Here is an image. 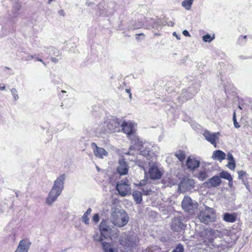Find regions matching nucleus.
Wrapping results in <instances>:
<instances>
[{
    "instance_id": "obj_41",
    "label": "nucleus",
    "mask_w": 252,
    "mask_h": 252,
    "mask_svg": "<svg viewBox=\"0 0 252 252\" xmlns=\"http://www.w3.org/2000/svg\"><path fill=\"white\" fill-rule=\"evenodd\" d=\"M52 61L54 62H56L58 61V60L56 58H53L51 59Z\"/></svg>"
},
{
    "instance_id": "obj_48",
    "label": "nucleus",
    "mask_w": 252,
    "mask_h": 252,
    "mask_svg": "<svg viewBox=\"0 0 252 252\" xmlns=\"http://www.w3.org/2000/svg\"><path fill=\"white\" fill-rule=\"evenodd\" d=\"M53 0H49V2H51L52 1H53Z\"/></svg>"
},
{
    "instance_id": "obj_28",
    "label": "nucleus",
    "mask_w": 252,
    "mask_h": 252,
    "mask_svg": "<svg viewBox=\"0 0 252 252\" xmlns=\"http://www.w3.org/2000/svg\"><path fill=\"white\" fill-rule=\"evenodd\" d=\"M215 38V35H214L212 37L210 34H207L203 36V40L205 42H210Z\"/></svg>"
},
{
    "instance_id": "obj_18",
    "label": "nucleus",
    "mask_w": 252,
    "mask_h": 252,
    "mask_svg": "<svg viewBox=\"0 0 252 252\" xmlns=\"http://www.w3.org/2000/svg\"><path fill=\"white\" fill-rule=\"evenodd\" d=\"M212 157L214 159L218 160L221 162L225 158L226 155L222 151L216 150L213 152Z\"/></svg>"
},
{
    "instance_id": "obj_24",
    "label": "nucleus",
    "mask_w": 252,
    "mask_h": 252,
    "mask_svg": "<svg viewBox=\"0 0 252 252\" xmlns=\"http://www.w3.org/2000/svg\"><path fill=\"white\" fill-rule=\"evenodd\" d=\"M175 156L181 162L185 160L186 157L185 152L183 150L177 151L175 154Z\"/></svg>"
},
{
    "instance_id": "obj_32",
    "label": "nucleus",
    "mask_w": 252,
    "mask_h": 252,
    "mask_svg": "<svg viewBox=\"0 0 252 252\" xmlns=\"http://www.w3.org/2000/svg\"><path fill=\"white\" fill-rule=\"evenodd\" d=\"M233 121L234 126L235 127H236V115L235 111H234L233 112Z\"/></svg>"
},
{
    "instance_id": "obj_7",
    "label": "nucleus",
    "mask_w": 252,
    "mask_h": 252,
    "mask_svg": "<svg viewBox=\"0 0 252 252\" xmlns=\"http://www.w3.org/2000/svg\"><path fill=\"white\" fill-rule=\"evenodd\" d=\"M108 223V221L106 220H103L101 221L99 225V229L101 235L100 238L103 237L104 239L109 238L110 240H112V229Z\"/></svg>"
},
{
    "instance_id": "obj_33",
    "label": "nucleus",
    "mask_w": 252,
    "mask_h": 252,
    "mask_svg": "<svg viewBox=\"0 0 252 252\" xmlns=\"http://www.w3.org/2000/svg\"><path fill=\"white\" fill-rule=\"evenodd\" d=\"M187 182L189 184L190 188H193L194 187V182H193V180L188 179L187 180Z\"/></svg>"
},
{
    "instance_id": "obj_12",
    "label": "nucleus",
    "mask_w": 252,
    "mask_h": 252,
    "mask_svg": "<svg viewBox=\"0 0 252 252\" xmlns=\"http://www.w3.org/2000/svg\"><path fill=\"white\" fill-rule=\"evenodd\" d=\"M129 167L125 161V159L123 158L119 161V165L117 168V170L120 175H124L127 174Z\"/></svg>"
},
{
    "instance_id": "obj_31",
    "label": "nucleus",
    "mask_w": 252,
    "mask_h": 252,
    "mask_svg": "<svg viewBox=\"0 0 252 252\" xmlns=\"http://www.w3.org/2000/svg\"><path fill=\"white\" fill-rule=\"evenodd\" d=\"M227 167L230 169H234L235 168V162L229 161L227 164Z\"/></svg>"
},
{
    "instance_id": "obj_4",
    "label": "nucleus",
    "mask_w": 252,
    "mask_h": 252,
    "mask_svg": "<svg viewBox=\"0 0 252 252\" xmlns=\"http://www.w3.org/2000/svg\"><path fill=\"white\" fill-rule=\"evenodd\" d=\"M182 206L184 211L190 215H193L197 211L198 205L196 202H193L190 197L185 196L182 202Z\"/></svg>"
},
{
    "instance_id": "obj_42",
    "label": "nucleus",
    "mask_w": 252,
    "mask_h": 252,
    "mask_svg": "<svg viewBox=\"0 0 252 252\" xmlns=\"http://www.w3.org/2000/svg\"><path fill=\"white\" fill-rule=\"evenodd\" d=\"M143 182H144L143 183H142V182H140L139 185L140 186H142V185H144V183L145 182L144 181H143Z\"/></svg>"
},
{
    "instance_id": "obj_37",
    "label": "nucleus",
    "mask_w": 252,
    "mask_h": 252,
    "mask_svg": "<svg viewBox=\"0 0 252 252\" xmlns=\"http://www.w3.org/2000/svg\"><path fill=\"white\" fill-rule=\"evenodd\" d=\"M126 91L129 94L130 98L131 99V93L130 92V90L129 89H126Z\"/></svg>"
},
{
    "instance_id": "obj_35",
    "label": "nucleus",
    "mask_w": 252,
    "mask_h": 252,
    "mask_svg": "<svg viewBox=\"0 0 252 252\" xmlns=\"http://www.w3.org/2000/svg\"><path fill=\"white\" fill-rule=\"evenodd\" d=\"M183 34L184 35L186 36H190V34L189 33V32L187 30H184L183 32Z\"/></svg>"
},
{
    "instance_id": "obj_26",
    "label": "nucleus",
    "mask_w": 252,
    "mask_h": 252,
    "mask_svg": "<svg viewBox=\"0 0 252 252\" xmlns=\"http://www.w3.org/2000/svg\"><path fill=\"white\" fill-rule=\"evenodd\" d=\"M192 2L193 0H184L182 3V5L186 9L189 10L192 4Z\"/></svg>"
},
{
    "instance_id": "obj_9",
    "label": "nucleus",
    "mask_w": 252,
    "mask_h": 252,
    "mask_svg": "<svg viewBox=\"0 0 252 252\" xmlns=\"http://www.w3.org/2000/svg\"><path fill=\"white\" fill-rule=\"evenodd\" d=\"M203 135L208 142L213 145L215 147H217V141L219 140V132L211 133L206 130Z\"/></svg>"
},
{
    "instance_id": "obj_27",
    "label": "nucleus",
    "mask_w": 252,
    "mask_h": 252,
    "mask_svg": "<svg viewBox=\"0 0 252 252\" xmlns=\"http://www.w3.org/2000/svg\"><path fill=\"white\" fill-rule=\"evenodd\" d=\"M207 177V172L205 171H200L197 175L198 179L201 181H204Z\"/></svg>"
},
{
    "instance_id": "obj_19",
    "label": "nucleus",
    "mask_w": 252,
    "mask_h": 252,
    "mask_svg": "<svg viewBox=\"0 0 252 252\" xmlns=\"http://www.w3.org/2000/svg\"><path fill=\"white\" fill-rule=\"evenodd\" d=\"M103 240V239L102 238H100L99 239V241L101 243L104 252H118L117 250H115V249L112 248L110 243L102 242Z\"/></svg>"
},
{
    "instance_id": "obj_23",
    "label": "nucleus",
    "mask_w": 252,
    "mask_h": 252,
    "mask_svg": "<svg viewBox=\"0 0 252 252\" xmlns=\"http://www.w3.org/2000/svg\"><path fill=\"white\" fill-rule=\"evenodd\" d=\"M132 196L136 203L140 204L141 203L142 201V196L141 192L134 190L132 193Z\"/></svg>"
},
{
    "instance_id": "obj_2",
    "label": "nucleus",
    "mask_w": 252,
    "mask_h": 252,
    "mask_svg": "<svg viewBox=\"0 0 252 252\" xmlns=\"http://www.w3.org/2000/svg\"><path fill=\"white\" fill-rule=\"evenodd\" d=\"M121 122L122 120L118 118H114L109 121H105L101 128L102 133L107 134L119 132Z\"/></svg>"
},
{
    "instance_id": "obj_10",
    "label": "nucleus",
    "mask_w": 252,
    "mask_h": 252,
    "mask_svg": "<svg viewBox=\"0 0 252 252\" xmlns=\"http://www.w3.org/2000/svg\"><path fill=\"white\" fill-rule=\"evenodd\" d=\"M148 174L150 179L157 180L161 178L162 173L159 170L157 166L153 164L150 166Z\"/></svg>"
},
{
    "instance_id": "obj_43",
    "label": "nucleus",
    "mask_w": 252,
    "mask_h": 252,
    "mask_svg": "<svg viewBox=\"0 0 252 252\" xmlns=\"http://www.w3.org/2000/svg\"><path fill=\"white\" fill-rule=\"evenodd\" d=\"M17 7H18V8H17L18 10H19L21 7V5L17 4Z\"/></svg>"
},
{
    "instance_id": "obj_49",
    "label": "nucleus",
    "mask_w": 252,
    "mask_h": 252,
    "mask_svg": "<svg viewBox=\"0 0 252 252\" xmlns=\"http://www.w3.org/2000/svg\"><path fill=\"white\" fill-rule=\"evenodd\" d=\"M60 12H63V10H61V11H60Z\"/></svg>"
},
{
    "instance_id": "obj_29",
    "label": "nucleus",
    "mask_w": 252,
    "mask_h": 252,
    "mask_svg": "<svg viewBox=\"0 0 252 252\" xmlns=\"http://www.w3.org/2000/svg\"><path fill=\"white\" fill-rule=\"evenodd\" d=\"M184 248L182 244H179L177 245L176 248L172 251V252H183Z\"/></svg>"
},
{
    "instance_id": "obj_3",
    "label": "nucleus",
    "mask_w": 252,
    "mask_h": 252,
    "mask_svg": "<svg viewBox=\"0 0 252 252\" xmlns=\"http://www.w3.org/2000/svg\"><path fill=\"white\" fill-rule=\"evenodd\" d=\"M198 217L201 222L209 224L214 220L215 211L213 208L205 206L204 209L200 211Z\"/></svg>"
},
{
    "instance_id": "obj_5",
    "label": "nucleus",
    "mask_w": 252,
    "mask_h": 252,
    "mask_svg": "<svg viewBox=\"0 0 252 252\" xmlns=\"http://www.w3.org/2000/svg\"><path fill=\"white\" fill-rule=\"evenodd\" d=\"M128 217L126 214L121 212H114L111 218V221L113 224L118 227H123L126 224Z\"/></svg>"
},
{
    "instance_id": "obj_20",
    "label": "nucleus",
    "mask_w": 252,
    "mask_h": 252,
    "mask_svg": "<svg viewBox=\"0 0 252 252\" xmlns=\"http://www.w3.org/2000/svg\"><path fill=\"white\" fill-rule=\"evenodd\" d=\"M120 244L124 247H129L132 245V242L126 235L122 236L119 239Z\"/></svg>"
},
{
    "instance_id": "obj_22",
    "label": "nucleus",
    "mask_w": 252,
    "mask_h": 252,
    "mask_svg": "<svg viewBox=\"0 0 252 252\" xmlns=\"http://www.w3.org/2000/svg\"><path fill=\"white\" fill-rule=\"evenodd\" d=\"M223 219L226 222H233L236 220V216L234 214L225 213L223 215Z\"/></svg>"
},
{
    "instance_id": "obj_34",
    "label": "nucleus",
    "mask_w": 252,
    "mask_h": 252,
    "mask_svg": "<svg viewBox=\"0 0 252 252\" xmlns=\"http://www.w3.org/2000/svg\"><path fill=\"white\" fill-rule=\"evenodd\" d=\"M227 159L229 160V161H234L233 157L231 154H227Z\"/></svg>"
},
{
    "instance_id": "obj_47",
    "label": "nucleus",
    "mask_w": 252,
    "mask_h": 252,
    "mask_svg": "<svg viewBox=\"0 0 252 252\" xmlns=\"http://www.w3.org/2000/svg\"><path fill=\"white\" fill-rule=\"evenodd\" d=\"M246 38V36H244L243 37V38H244V39H245Z\"/></svg>"
},
{
    "instance_id": "obj_45",
    "label": "nucleus",
    "mask_w": 252,
    "mask_h": 252,
    "mask_svg": "<svg viewBox=\"0 0 252 252\" xmlns=\"http://www.w3.org/2000/svg\"><path fill=\"white\" fill-rule=\"evenodd\" d=\"M239 108L240 109H242V107L241 106H239Z\"/></svg>"
},
{
    "instance_id": "obj_8",
    "label": "nucleus",
    "mask_w": 252,
    "mask_h": 252,
    "mask_svg": "<svg viewBox=\"0 0 252 252\" xmlns=\"http://www.w3.org/2000/svg\"><path fill=\"white\" fill-rule=\"evenodd\" d=\"M122 127V131L127 135L128 138H129L131 135H133L136 133L134 125L130 121H122L120 127Z\"/></svg>"
},
{
    "instance_id": "obj_17",
    "label": "nucleus",
    "mask_w": 252,
    "mask_h": 252,
    "mask_svg": "<svg viewBox=\"0 0 252 252\" xmlns=\"http://www.w3.org/2000/svg\"><path fill=\"white\" fill-rule=\"evenodd\" d=\"M238 174V179L241 180L242 183L245 186L247 189L250 190V186L248 181V175L246 172L241 170L237 172Z\"/></svg>"
},
{
    "instance_id": "obj_11",
    "label": "nucleus",
    "mask_w": 252,
    "mask_h": 252,
    "mask_svg": "<svg viewBox=\"0 0 252 252\" xmlns=\"http://www.w3.org/2000/svg\"><path fill=\"white\" fill-rule=\"evenodd\" d=\"M91 146L93 148L94 156L99 158H103L104 156H107L108 152L103 148L97 146L96 143L93 142Z\"/></svg>"
},
{
    "instance_id": "obj_30",
    "label": "nucleus",
    "mask_w": 252,
    "mask_h": 252,
    "mask_svg": "<svg viewBox=\"0 0 252 252\" xmlns=\"http://www.w3.org/2000/svg\"><path fill=\"white\" fill-rule=\"evenodd\" d=\"M93 220L95 223H97L99 220V216L98 214H95L93 217Z\"/></svg>"
},
{
    "instance_id": "obj_38",
    "label": "nucleus",
    "mask_w": 252,
    "mask_h": 252,
    "mask_svg": "<svg viewBox=\"0 0 252 252\" xmlns=\"http://www.w3.org/2000/svg\"><path fill=\"white\" fill-rule=\"evenodd\" d=\"M143 191V192H144V194H145V195H149L150 194V192H151V190H146V191H144L143 189H142Z\"/></svg>"
},
{
    "instance_id": "obj_16",
    "label": "nucleus",
    "mask_w": 252,
    "mask_h": 252,
    "mask_svg": "<svg viewBox=\"0 0 252 252\" xmlns=\"http://www.w3.org/2000/svg\"><path fill=\"white\" fill-rule=\"evenodd\" d=\"M184 224L178 218H174L171 222V229L176 232L180 231L184 227Z\"/></svg>"
},
{
    "instance_id": "obj_6",
    "label": "nucleus",
    "mask_w": 252,
    "mask_h": 252,
    "mask_svg": "<svg viewBox=\"0 0 252 252\" xmlns=\"http://www.w3.org/2000/svg\"><path fill=\"white\" fill-rule=\"evenodd\" d=\"M116 189L122 196H125L129 194L131 190L129 179L126 178L124 180L118 182L116 186Z\"/></svg>"
},
{
    "instance_id": "obj_13",
    "label": "nucleus",
    "mask_w": 252,
    "mask_h": 252,
    "mask_svg": "<svg viewBox=\"0 0 252 252\" xmlns=\"http://www.w3.org/2000/svg\"><path fill=\"white\" fill-rule=\"evenodd\" d=\"M186 164L189 170H193L199 167L200 162L196 158L189 156L187 158Z\"/></svg>"
},
{
    "instance_id": "obj_14",
    "label": "nucleus",
    "mask_w": 252,
    "mask_h": 252,
    "mask_svg": "<svg viewBox=\"0 0 252 252\" xmlns=\"http://www.w3.org/2000/svg\"><path fill=\"white\" fill-rule=\"evenodd\" d=\"M31 245V243L29 239H23L20 241L16 251H18L19 252H28Z\"/></svg>"
},
{
    "instance_id": "obj_39",
    "label": "nucleus",
    "mask_w": 252,
    "mask_h": 252,
    "mask_svg": "<svg viewBox=\"0 0 252 252\" xmlns=\"http://www.w3.org/2000/svg\"><path fill=\"white\" fill-rule=\"evenodd\" d=\"M36 60L38 61H39V62H42V63H43L45 65H46V64L43 62V61H42V60L39 59V58H37L36 59Z\"/></svg>"
},
{
    "instance_id": "obj_1",
    "label": "nucleus",
    "mask_w": 252,
    "mask_h": 252,
    "mask_svg": "<svg viewBox=\"0 0 252 252\" xmlns=\"http://www.w3.org/2000/svg\"><path fill=\"white\" fill-rule=\"evenodd\" d=\"M64 179L65 174H63L60 176L55 181L54 186L46 198V201L48 204L51 205L52 204L60 195L63 188Z\"/></svg>"
},
{
    "instance_id": "obj_21",
    "label": "nucleus",
    "mask_w": 252,
    "mask_h": 252,
    "mask_svg": "<svg viewBox=\"0 0 252 252\" xmlns=\"http://www.w3.org/2000/svg\"><path fill=\"white\" fill-rule=\"evenodd\" d=\"M219 177L220 178H223L228 180L229 181V186H231L232 185V177L231 175L228 173L227 172L225 171H222L220 173Z\"/></svg>"
},
{
    "instance_id": "obj_36",
    "label": "nucleus",
    "mask_w": 252,
    "mask_h": 252,
    "mask_svg": "<svg viewBox=\"0 0 252 252\" xmlns=\"http://www.w3.org/2000/svg\"><path fill=\"white\" fill-rule=\"evenodd\" d=\"M135 36H136V39L139 40V36H144L145 34L143 33H140L136 34Z\"/></svg>"
},
{
    "instance_id": "obj_44",
    "label": "nucleus",
    "mask_w": 252,
    "mask_h": 252,
    "mask_svg": "<svg viewBox=\"0 0 252 252\" xmlns=\"http://www.w3.org/2000/svg\"><path fill=\"white\" fill-rule=\"evenodd\" d=\"M12 92H13L14 91H16V90L15 89H13L12 90Z\"/></svg>"
},
{
    "instance_id": "obj_40",
    "label": "nucleus",
    "mask_w": 252,
    "mask_h": 252,
    "mask_svg": "<svg viewBox=\"0 0 252 252\" xmlns=\"http://www.w3.org/2000/svg\"><path fill=\"white\" fill-rule=\"evenodd\" d=\"M5 89V87L4 86L1 87L0 86V91L4 90Z\"/></svg>"
},
{
    "instance_id": "obj_15",
    "label": "nucleus",
    "mask_w": 252,
    "mask_h": 252,
    "mask_svg": "<svg viewBox=\"0 0 252 252\" xmlns=\"http://www.w3.org/2000/svg\"><path fill=\"white\" fill-rule=\"evenodd\" d=\"M221 180L218 176H215L209 179L207 182H205L206 186L208 188L217 187L221 184Z\"/></svg>"
},
{
    "instance_id": "obj_46",
    "label": "nucleus",
    "mask_w": 252,
    "mask_h": 252,
    "mask_svg": "<svg viewBox=\"0 0 252 252\" xmlns=\"http://www.w3.org/2000/svg\"><path fill=\"white\" fill-rule=\"evenodd\" d=\"M237 128L239 127V126L238 125V123H237Z\"/></svg>"
},
{
    "instance_id": "obj_25",
    "label": "nucleus",
    "mask_w": 252,
    "mask_h": 252,
    "mask_svg": "<svg viewBox=\"0 0 252 252\" xmlns=\"http://www.w3.org/2000/svg\"><path fill=\"white\" fill-rule=\"evenodd\" d=\"M91 212L92 209L89 208L82 216V221L86 224H88L89 223V216L91 214Z\"/></svg>"
}]
</instances>
